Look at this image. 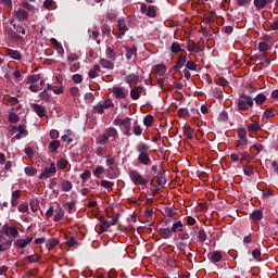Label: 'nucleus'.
Instances as JSON below:
<instances>
[{
    "label": "nucleus",
    "mask_w": 278,
    "mask_h": 278,
    "mask_svg": "<svg viewBox=\"0 0 278 278\" xmlns=\"http://www.w3.org/2000/svg\"><path fill=\"white\" fill-rule=\"evenodd\" d=\"M149 144L144 142H139L136 146V151L138 153L137 162L138 164H141L142 166H149L151 162V156L149 155Z\"/></svg>",
    "instance_id": "obj_1"
},
{
    "label": "nucleus",
    "mask_w": 278,
    "mask_h": 278,
    "mask_svg": "<svg viewBox=\"0 0 278 278\" xmlns=\"http://www.w3.org/2000/svg\"><path fill=\"white\" fill-rule=\"evenodd\" d=\"M253 98L247 93H241L237 100V109L239 112H247L250 108H253Z\"/></svg>",
    "instance_id": "obj_2"
},
{
    "label": "nucleus",
    "mask_w": 278,
    "mask_h": 278,
    "mask_svg": "<svg viewBox=\"0 0 278 278\" xmlns=\"http://www.w3.org/2000/svg\"><path fill=\"white\" fill-rule=\"evenodd\" d=\"M128 176L130 178V181L135 185V186H147V184H149V179H147L142 174H140V172L136 170V169H131L128 173Z\"/></svg>",
    "instance_id": "obj_3"
},
{
    "label": "nucleus",
    "mask_w": 278,
    "mask_h": 278,
    "mask_svg": "<svg viewBox=\"0 0 278 278\" xmlns=\"http://www.w3.org/2000/svg\"><path fill=\"white\" fill-rule=\"evenodd\" d=\"M0 233H5V236H8L9 238H18V229L8 224L2 226V228L0 229Z\"/></svg>",
    "instance_id": "obj_4"
},
{
    "label": "nucleus",
    "mask_w": 278,
    "mask_h": 278,
    "mask_svg": "<svg viewBox=\"0 0 278 278\" xmlns=\"http://www.w3.org/2000/svg\"><path fill=\"white\" fill-rule=\"evenodd\" d=\"M141 12L142 14H146V16H149L150 18H155L157 16V11L155 10L154 5H147L141 4Z\"/></svg>",
    "instance_id": "obj_5"
},
{
    "label": "nucleus",
    "mask_w": 278,
    "mask_h": 278,
    "mask_svg": "<svg viewBox=\"0 0 278 278\" xmlns=\"http://www.w3.org/2000/svg\"><path fill=\"white\" fill-rule=\"evenodd\" d=\"M55 173H58L55 164L51 163L50 167H45L43 172L39 176V179H49V177H51V175H55Z\"/></svg>",
    "instance_id": "obj_6"
},
{
    "label": "nucleus",
    "mask_w": 278,
    "mask_h": 278,
    "mask_svg": "<svg viewBox=\"0 0 278 278\" xmlns=\"http://www.w3.org/2000/svg\"><path fill=\"white\" fill-rule=\"evenodd\" d=\"M13 15L15 16V18H17V21H22L23 23L29 21V14L27 13V11H25V9H17L13 12Z\"/></svg>",
    "instance_id": "obj_7"
},
{
    "label": "nucleus",
    "mask_w": 278,
    "mask_h": 278,
    "mask_svg": "<svg viewBox=\"0 0 278 278\" xmlns=\"http://www.w3.org/2000/svg\"><path fill=\"white\" fill-rule=\"evenodd\" d=\"M128 90L125 89V87H114L113 88V94L115 96V99H127L128 97Z\"/></svg>",
    "instance_id": "obj_8"
},
{
    "label": "nucleus",
    "mask_w": 278,
    "mask_h": 278,
    "mask_svg": "<svg viewBox=\"0 0 278 278\" xmlns=\"http://www.w3.org/2000/svg\"><path fill=\"white\" fill-rule=\"evenodd\" d=\"M186 62H187L186 53L185 54L180 53L178 56V61L173 66L172 71H180V68H184V66H186Z\"/></svg>",
    "instance_id": "obj_9"
},
{
    "label": "nucleus",
    "mask_w": 278,
    "mask_h": 278,
    "mask_svg": "<svg viewBox=\"0 0 278 278\" xmlns=\"http://www.w3.org/2000/svg\"><path fill=\"white\" fill-rule=\"evenodd\" d=\"M33 240H34V238H31V237H27L26 239H17L14 242V247L16 249H25L27 247V244H31Z\"/></svg>",
    "instance_id": "obj_10"
},
{
    "label": "nucleus",
    "mask_w": 278,
    "mask_h": 278,
    "mask_svg": "<svg viewBox=\"0 0 278 278\" xmlns=\"http://www.w3.org/2000/svg\"><path fill=\"white\" fill-rule=\"evenodd\" d=\"M31 108L39 118H45V116H47V109H45V106L34 103L31 104Z\"/></svg>",
    "instance_id": "obj_11"
},
{
    "label": "nucleus",
    "mask_w": 278,
    "mask_h": 278,
    "mask_svg": "<svg viewBox=\"0 0 278 278\" xmlns=\"http://www.w3.org/2000/svg\"><path fill=\"white\" fill-rule=\"evenodd\" d=\"M275 0H254V8L256 10H264L270 3H274Z\"/></svg>",
    "instance_id": "obj_12"
},
{
    "label": "nucleus",
    "mask_w": 278,
    "mask_h": 278,
    "mask_svg": "<svg viewBox=\"0 0 278 278\" xmlns=\"http://www.w3.org/2000/svg\"><path fill=\"white\" fill-rule=\"evenodd\" d=\"M140 94H142V86L131 88L130 99H132L134 101H138V99H140Z\"/></svg>",
    "instance_id": "obj_13"
},
{
    "label": "nucleus",
    "mask_w": 278,
    "mask_h": 278,
    "mask_svg": "<svg viewBox=\"0 0 278 278\" xmlns=\"http://www.w3.org/2000/svg\"><path fill=\"white\" fill-rule=\"evenodd\" d=\"M124 81L126 84H129V86H131V84H140V76L136 75V74H129L124 78Z\"/></svg>",
    "instance_id": "obj_14"
},
{
    "label": "nucleus",
    "mask_w": 278,
    "mask_h": 278,
    "mask_svg": "<svg viewBox=\"0 0 278 278\" xmlns=\"http://www.w3.org/2000/svg\"><path fill=\"white\" fill-rule=\"evenodd\" d=\"M122 127L124 136H131V118L127 117Z\"/></svg>",
    "instance_id": "obj_15"
},
{
    "label": "nucleus",
    "mask_w": 278,
    "mask_h": 278,
    "mask_svg": "<svg viewBox=\"0 0 278 278\" xmlns=\"http://www.w3.org/2000/svg\"><path fill=\"white\" fill-rule=\"evenodd\" d=\"M208 260L213 264H217L218 262H220L223 260V254L219 251H214L211 254H208Z\"/></svg>",
    "instance_id": "obj_16"
},
{
    "label": "nucleus",
    "mask_w": 278,
    "mask_h": 278,
    "mask_svg": "<svg viewBox=\"0 0 278 278\" xmlns=\"http://www.w3.org/2000/svg\"><path fill=\"white\" fill-rule=\"evenodd\" d=\"M125 51H126V60H131V58H134V55H136V53H138V48L136 46L132 47H124Z\"/></svg>",
    "instance_id": "obj_17"
},
{
    "label": "nucleus",
    "mask_w": 278,
    "mask_h": 278,
    "mask_svg": "<svg viewBox=\"0 0 278 278\" xmlns=\"http://www.w3.org/2000/svg\"><path fill=\"white\" fill-rule=\"evenodd\" d=\"M5 54L12 60H22L23 58L18 50L7 49Z\"/></svg>",
    "instance_id": "obj_18"
},
{
    "label": "nucleus",
    "mask_w": 278,
    "mask_h": 278,
    "mask_svg": "<svg viewBox=\"0 0 278 278\" xmlns=\"http://www.w3.org/2000/svg\"><path fill=\"white\" fill-rule=\"evenodd\" d=\"M250 218L252 220H254L255 223L262 220V218H264V212L262 210H254L251 215Z\"/></svg>",
    "instance_id": "obj_19"
},
{
    "label": "nucleus",
    "mask_w": 278,
    "mask_h": 278,
    "mask_svg": "<svg viewBox=\"0 0 278 278\" xmlns=\"http://www.w3.org/2000/svg\"><path fill=\"white\" fill-rule=\"evenodd\" d=\"M159 233L164 240L173 238V230H170V228H160Z\"/></svg>",
    "instance_id": "obj_20"
},
{
    "label": "nucleus",
    "mask_w": 278,
    "mask_h": 278,
    "mask_svg": "<svg viewBox=\"0 0 278 278\" xmlns=\"http://www.w3.org/2000/svg\"><path fill=\"white\" fill-rule=\"evenodd\" d=\"M18 199H21V190L13 191L11 195L12 207H16V205H18Z\"/></svg>",
    "instance_id": "obj_21"
},
{
    "label": "nucleus",
    "mask_w": 278,
    "mask_h": 278,
    "mask_svg": "<svg viewBox=\"0 0 278 278\" xmlns=\"http://www.w3.org/2000/svg\"><path fill=\"white\" fill-rule=\"evenodd\" d=\"M187 51H190L191 53H201V51H203V48H201V45L192 42L191 45H188Z\"/></svg>",
    "instance_id": "obj_22"
},
{
    "label": "nucleus",
    "mask_w": 278,
    "mask_h": 278,
    "mask_svg": "<svg viewBox=\"0 0 278 278\" xmlns=\"http://www.w3.org/2000/svg\"><path fill=\"white\" fill-rule=\"evenodd\" d=\"M156 84L157 86H160L163 92H168V90H170V88L168 89L164 88V86H168V78H157Z\"/></svg>",
    "instance_id": "obj_23"
},
{
    "label": "nucleus",
    "mask_w": 278,
    "mask_h": 278,
    "mask_svg": "<svg viewBox=\"0 0 278 278\" xmlns=\"http://www.w3.org/2000/svg\"><path fill=\"white\" fill-rule=\"evenodd\" d=\"M276 114H277V111L273 108H269L264 111L263 118H265L266 121H269V118H273Z\"/></svg>",
    "instance_id": "obj_24"
},
{
    "label": "nucleus",
    "mask_w": 278,
    "mask_h": 278,
    "mask_svg": "<svg viewBox=\"0 0 278 278\" xmlns=\"http://www.w3.org/2000/svg\"><path fill=\"white\" fill-rule=\"evenodd\" d=\"M75 205H77V200H72L71 202H65L63 207L67 210L68 214H73V210H75Z\"/></svg>",
    "instance_id": "obj_25"
},
{
    "label": "nucleus",
    "mask_w": 278,
    "mask_h": 278,
    "mask_svg": "<svg viewBox=\"0 0 278 278\" xmlns=\"http://www.w3.org/2000/svg\"><path fill=\"white\" fill-rule=\"evenodd\" d=\"M165 170L164 169H160L157 173H156V181L159 184V186H164L166 179L164 178V175H165Z\"/></svg>",
    "instance_id": "obj_26"
},
{
    "label": "nucleus",
    "mask_w": 278,
    "mask_h": 278,
    "mask_svg": "<svg viewBox=\"0 0 278 278\" xmlns=\"http://www.w3.org/2000/svg\"><path fill=\"white\" fill-rule=\"evenodd\" d=\"M172 233H177L178 231H184V224L181 220L175 222L170 228Z\"/></svg>",
    "instance_id": "obj_27"
},
{
    "label": "nucleus",
    "mask_w": 278,
    "mask_h": 278,
    "mask_svg": "<svg viewBox=\"0 0 278 278\" xmlns=\"http://www.w3.org/2000/svg\"><path fill=\"white\" fill-rule=\"evenodd\" d=\"M100 65L102 68H108L109 71L114 70V64L111 61H108V59H100Z\"/></svg>",
    "instance_id": "obj_28"
},
{
    "label": "nucleus",
    "mask_w": 278,
    "mask_h": 278,
    "mask_svg": "<svg viewBox=\"0 0 278 278\" xmlns=\"http://www.w3.org/2000/svg\"><path fill=\"white\" fill-rule=\"evenodd\" d=\"M48 149L50 153H55L60 149V140H52Z\"/></svg>",
    "instance_id": "obj_29"
},
{
    "label": "nucleus",
    "mask_w": 278,
    "mask_h": 278,
    "mask_svg": "<svg viewBox=\"0 0 278 278\" xmlns=\"http://www.w3.org/2000/svg\"><path fill=\"white\" fill-rule=\"evenodd\" d=\"M61 188L63 192H71L73 190V182H71L70 180H63V182L61 184Z\"/></svg>",
    "instance_id": "obj_30"
},
{
    "label": "nucleus",
    "mask_w": 278,
    "mask_h": 278,
    "mask_svg": "<svg viewBox=\"0 0 278 278\" xmlns=\"http://www.w3.org/2000/svg\"><path fill=\"white\" fill-rule=\"evenodd\" d=\"M247 147H249V139H239L237 141V149H239V151H244Z\"/></svg>",
    "instance_id": "obj_31"
},
{
    "label": "nucleus",
    "mask_w": 278,
    "mask_h": 278,
    "mask_svg": "<svg viewBox=\"0 0 278 278\" xmlns=\"http://www.w3.org/2000/svg\"><path fill=\"white\" fill-rule=\"evenodd\" d=\"M243 173L248 177H253V175H255V167H253L252 165H244Z\"/></svg>",
    "instance_id": "obj_32"
},
{
    "label": "nucleus",
    "mask_w": 278,
    "mask_h": 278,
    "mask_svg": "<svg viewBox=\"0 0 278 278\" xmlns=\"http://www.w3.org/2000/svg\"><path fill=\"white\" fill-rule=\"evenodd\" d=\"M39 98L42 101H46V103H51V93H49V91H47V89H45L43 91H41L39 93Z\"/></svg>",
    "instance_id": "obj_33"
},
{
    "label": "nucleus",
    "mask_w": 278,
    "mask_h": 278,
    "mask_svg": "<svg viewBox=\"0 0 278 278\" xmlns=\"http://www.w3.org/2000/svg\"><path fill=\"white\" fill-rule=\"evenodd\" d=\"M184 135L186 138H188V140H192V138H194V129L190 126H187L184 129Z\"/></svg>",
    "instance_id": "obj_34"
},
{
    "label": "nucleus",
    "mask_w": 278,
    "mask_h": 278,
    "mask_svg": "<svg viewBox=\"0 0 278 278\" xmlns=\"http://www.w3.org/2000/svg\"><path fill=\"white\" fill-rule=\"evenodd\" d=\"M239 155L241 156V162H247L248 164L250 162H253V156L249 152L244 151V152L239 153Z\"/></svg>",
    "instance_id": "obj_35"
},
{
    "label": "nucleus",
    "mask_w": 278,
    "mask_h": 278,
    "mask_svg": "<svg viewBox=\"0 0 278 278\" xmlns=\"http://www.w3.org/2000/svg\"><path fill=\"white\" fill-rule=\"evenodd\" d=\"M21 5L24 8V10H28V12H38V9L27 1H23Z\"/></svg>",
    "instance_id": "obj_36"
},
{
    "label": "nucleus",
    "mask_w": 278,
    "mask_h": 278,
    "mask_svg": "<svg viewBox=\"0 0 278 278\" xmlns=\"http://www.w3.org/2000/svg\"><path fill=\"white\" fill-rule=\"evenodd\" d=\"M58 244H60V240L52 238L48 241L46 247H47L48 251H51V249H55V247H58Z\"/></svg>",
    "instance_id": "obj_37"
},
{
    "label": "nucleus",
    "mask_w": 278,
    "mask_h": 278,
    "mask_svg": "<svg viewBox=\"0 0 278 278\" xmlns=\"http://www.w3.org/2000/svg\"><path fill=\"white\" fill-rule=\"evenodd\" d=\"M262 127L260 126L258 122L253 121L251 124L248 125L249 131H260Z\"/></svg>",
    "instance_id": "obj_38"
},
{
    "label": "nucleus",
    "mask_w": 278,
    "mask_h": 278,
    "mask_svg": "<svg viewBox=\"0 0 278 278\" xmlns=\"http://www.w3.org/2000/svg\"><path fill=\"white\" fill-rule=\"evenodd\" d=\"M106 136L109 138H118V130L114 127H109L106 129Z\"/></svg>",
    "instance_id": "obj_39"
},
{
    "label": "nucleus",
    "mask_w": 278,
    "mask_h": 278,
    "mask_svg": "<svg viewBox=\"0 0 278 278\" xmlns=\"http://www.w3.org/2000/svg\"><path fill=\"white\" fill-rule=\"evenodd\" d=\"M26 261L29 263V264H36V262H40V255L39 254H31V255H28L26 256Z\"/></svg>",
    "instance_id": "obj_40"
},
{
    "label": "nucleus",
    "mask_w": 278,
    "mask_h": 278,
    "mask_svg": "<svg viewBox=\"0 0 278 278\" xmlns=\"http://www.w3.org/2000/svg\"><path fill=\"white\" fill-rule=\"evenodd\" d=\"M253 101H255L256 105H262L266 101V94L258 93Z\"/></svg>",
    "instance_id": "obj_41"
},
{
    "label": "nucleus",
    "mask_w": 278,
    "mask_h": 278,
    "mask_svg": "<svg viewBox=\"0 0 278 278\" xmlns=\"http://www.w3.org/2000/svg\"><path fill=\"white\" fill-rule=\"evenodd\" d=\"M172 53H181V45L177 41H174L170 46Z\"/></svg>",
    "instance_id": "obj_42"
},
{
    "label": "nucleus",
    "mask_w": 278,
    "mask_h": 278,
    "mask_svg": "<svg viewBox=\"0 0 278 278\" xmlns=\"http://www.w3.org/2000/svg\"><path fill=\"white\" fill-rule=\"evenodd\" d=\"M25 175H27L28 177H35V175L38 173V169H36V167H25L24 168Z\"/></svg>",
    "instance_id": "obj_43"
},
{
    "label": "nucleus",
    "mask_w": 278,
    "mask_h": 278,
    "mask_svg": "<svg viewBox=\"0 0 278 278\" xmlns=\"http://www.w3.org/2000/svg\"><path fill=\"white\" fill-rule=\"evenodd\" d=\"M198 240H199V242H205V240H207V232H205V229L201 228L199 230Z\"/></svg>",
    "instance_id": "obj_44"
},
{
    "label": "nucleus",
    "mask_w": 278,
    "mask_h": 278,
    "mask_svg": "<svg viewBox=\"0 0 278 278\" xmlns=\"http://www.w3.org/2000/svg\"><path fill=\"white\" fill-rule=\"evenodd\" d=\"M155 121V118L153 117V115H147L144 118H143V125L146 127H151L153 125V122Z\"/></svg>",
    "instance_id": "obj_45"
},
{
    "label": "nucleus",
    "mask_w": 278,
    "mask_h": 278,
    "mask_svg": "<svg viewBox=\"0 0 278 278\" xmlns=\"http://www.w3.org/2000/svg\"><path fill=\"white\" fill-rule=\"evenodd\" d=\"M237 135H238L239 140H247V135H248L247 128H243V127L239 128L237 130Z\"/></svg>",
    "instance_id": "obj_46"
},
{
    "label": "nucleus",
    "mask_w": 278,
    "mask_h": 278,
    "mask_svg": "<svg viewBox=\"0 0 278 278\" xmlns=\"http://www.w3.org/2000/svg\"><path fill=\"white\" fill-rule=\"evenodd\" d=\"M67 166H68V161H67V160H65V159H60V160L58 161V168H59V170H64V169L67 168Z\"/></svg>",
    "instance_id": "obj_47"
},
{
    "label": "nucleus",
    "mask_w": 278,
    "mask_h": 278,
    "mask_svg": "<svg viewBox=\"0 0 278 278\" xmlns=\"http://www.w3.org/2000/svg\"><path fill=\"white\" fill-rule=\"evenodd\" d=\"M100 225H101L102 231H108V228L112 226L110 222L103 217L100 218Z\"/></svg>",
    "instance_id": "obj_48"
},
{
    "label": "nucleus",
    "mask_w": 278,
    "mask_h": 278,
    "mask_svg": "<svg viewBox=\"0 0 278 278\" xmlns=\"http://www.w3.org/2000/svg\"><path fill=\"white\" fill-rule=\"evenodd\" d=\"M154 72L161 75H164L166 73V65L164 64H156L154 66Z\"/></svg>",
    "instance_id": "obj_49"
},
{
    "label": "nucleus",
    "mask_w": 278,
    "mask_h": 278,
    "mask_svg": "<svg viewBox=\"0 0 278 278\" xmlns=\"http://www.w3.org/2000/svg\"><path fill=\"white\" fill-rule=\"evenodd\" d=\"M165 216L167 218H175V216H177V212H175V210H173V207H166L165 208Z\"/></svg>",
    "instance_id": "obj_50"
},
{
    "label": "nucleus",
    "mask_w": 278,
    "mask_h": 278,
    "mask_svg": "<svg viewBox=\"0 0 278 278\" xmlns=\"http://www.w3.org/2000/svg\"><path fill=\"white\" fill-rule=\"evenodd\" d=\"M90 177H92V173H90V170L86 169L81 175H80V179L83 180V184H86L88 181V179H90Z\"/></svg>",
    "instance_id": "obj_51"
},
{
    "label": "nucleus",
    "mask_w": 278,
    "mask_h": 278,
    "mask_svg": "<svg viewBox=\"0 0 278 278\" xmlns=\"http://www.w3.org/2000/svg\"><path fill=\"white\" fill-rule=\"evenodd\" d=\"M253 149H255L257 153H262V151H264V146H262V143H254L252 147H250V153H253Z\"/></svg>",
    "instance_id": "obj_52"
},
{
    "label": "nucleus",
    "mask_w": 278,
    "mask_h": 278,
    "mask_svg": "<svg viewBox=\"0 0 278 278\" xmlns=\"http://www.w3.org/2000/svg\"><path fill=\"white\" fill-rule=\"evenodd\" d=\"M106 55L110 60H116V52L110 47H106Z\"/></svg>",
    "instance_id": "obj_53"
},
{
    "label": "nucleus",
    "mask_w": 278,
    "mask_h": 278,
    "mask_svg": "<svg viewBox=\"0 0 278 278\" xmlns=\"http://www.w3.org/2000/svg\"><path fill=\"white\" fill-rule=\"evenodd\" d=\"M64 218V211L62 208H59L56 214L54 215V223H59V220H62Z\"/></svg>",
    "instance_id": "obj_54"
},
{
    "label": "nucleus",
    "mask_w": 278,
    "mask_h": 278,
    "mask_svg": "<svg viewBox=\"0 0 278 278\" xmlns=\"http://www.w3.org/2000/svg\"><path fill=\"white\" fill-rule=\"evenodd\" d=\"M178 114L181 118H186V116H190V111L187 108H180Z\"/></svg>",
    "instance_id": "obj_55"
},
{
    "label": "nucleus",
    "mask_w": 278,
    "mask_h": 278,
    "mask_svg": "<svg viewBox=\"0 0 278 278\" xmlns=\"http://www.w3.org/2000/svg\"><path fill=\"white\" fill-rule=\"evenodd\" d=\"M103 173H105V167H103V166H97L96 169L93 170V175L98 179L100 177L99 175H103Z\"/></svg>",
    "instance_id": "obj_56"
},
{
    "label": "nucleus",
    "mask_w": 278,
    "mask_h": 278,
    "mask_svg": "<svg viewBox=\"0 0 278 278\" xmlns=\"http://www.w3.org/2000/svg\"><path fill=\"white\" fill-rule=\"evenodd\" d=\"M118 28L124 31H129V28L127 27V24L125 23V20L119 18L117 21Z\"/></svg>",
    "instance_id": "obj_57"
},
{
    "label": "nucleus",
    "mask_w": 278,
    "mask_h": 278,
    "mask_svg": "<svg viewBox=\"0 0 278 278\" xmlns=\"http://www.w3.org/2000/svg\"><path fill=\"white\" fill-rule=\"evenodd\" d=\"M132 134H135L136 136H142V127H140L137 122L135 123V126L132 128Z\"/></svg>",
    "instance_id": "obj_58"
},
{
    "label": "nucleus",
    "mask_w": 278,
    "mask_h": 278,
    "mask_svg": "<svg viewBox=\"0 0 278 278\" xmlns=\"http://www.w3.org/2000/svg\"><path fill=\"white\" fill-rule=\"evenodd\" d=\"M258 51H261L262 53H266V51H268V43L266 41L260 42Z\"/></svg>",
    "instance_id": "obj_59"
},
{
    "label": "nucleus",
    "mask_w": 278,
    "mask_h": 278,
    "mask_svg": "<svg viewBox=\"0 0 278 278\" xmlns=\"http://www.w3.org/2000/svg\"><path fill=\"white\" fill-rule=\"evenodd\" d=\"M28 84H36L37 81H40V74H35L28 77Z\"/></svg>",
    "instance_id": "obj_60"
},
{
    "label": "nucleus",
    "mask_w": 278,
    "mask_h": 278,
    "mask_svg": "<svg viewBox=\"0 0 278 278\" xmlns=\"http://www.w3.org/2000/svg\"><path fill=\"white\" fill-rule=\"evenodd\" d=\"M14 29L17 31V34H22L23 36H25L26 30L25 27H23V25L21 24H13Z\"/></svg>",
    "instance_id": "obj_61"
},
{
    "label": "nucleus",
    "mask_w": 278,
    "mask_h": 278,
    "mask_svg": "<svg viewBox=\"0 0 278 278\" xmlns=\"http://www.w3.org/2000/svg\"><path fill=\"white\" fill-rule=\"evenodd\" d=\"M100 186L102 188H106V189H110V188H114V182L110 181V180H102L100 182Z\"/></svg>",
    "instance_id": "obj_62"
},
{
    "label": "nucleus",
    "mask_w": 278,
    "mask_h": 278,
    "mask_svg": "<svg viewBox=\"0 0 278 278\" xmlns=\"http://www.w3.org/2000/svg\"><path fill=\"white\" fill-rule=\"evenodd\" d=\"M18 121H20L18 115H16L14 113H11L9 115V123L16 124V123H18Z\"/></svg>",
    "instance_id": "obj_63"
},
{
    "label": "nucleus",
    "mask_w": 278,
    "mask_h": 278,
    "mask_svg": "<svg viewBox=\"0 0 278 278\" xmlns=\"http://www.w3.org/2000/svg\"><path fill=\"white\" fill-rule=\"evenodd\" d=\"M186 68H188V71H197V65H195L194 62L188 61V62L186 63Z\"/></svg>",
    "instance_id": "obj_64"
}]
</instances>
